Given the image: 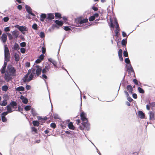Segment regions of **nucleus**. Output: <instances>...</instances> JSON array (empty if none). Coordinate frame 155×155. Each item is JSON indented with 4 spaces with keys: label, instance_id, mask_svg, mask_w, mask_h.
I'll return each mask as SVG.
<instances>
[{
    "label": "nucleus",
    "instance_id": "e433bc0d",
    "mask_svg": "<svg viewBox=\"0 0 155 155\" xmlns=\"http://www.w3.org/2000/svg\"><path fill=\"white\" fill-rule=\"evenodd\" d=\"M31 108H31V107L30 106H27L25 107V109L26 111L29 110H31Z\"/></svg>",
    "mask_w": 155,
    "mask_h": 155
},
{
    "label": "nucleus",
    "instance_id": "a878e982",
    "mask_svg": "<svg viewBox=\"0 0 155 155\" xmlns=\"http://www.w3.org/2000/svg\"><path fill=\"white\" fill-rule=\"evenodd\" d=\"M127 90L131 93H132L133 91L132 87L130 85H128L127 86Z\"/></svg>",
    "mask_w": 155,
    "mask_h": 155
},
{
    "label": "nucleus",
    "instance_id": "20e7f679",
    "mask_svg": "<svg viewBox=\"0 0 155 155\" xmlns=\"http://www.w3.org/2000/svg\"><path fill=\"white\" fill-rule=\"evenodd\" d=\"M4 53H5V60L6 62H8L9 61V58H10V53L6 45H5L4 46Z\"/></svg>",
    "mask_w": 155,
    "mask_h": 155
},
{
    "label": "nucleus",
    "instance_id": "c756f323",
    "mask_svg": "<svg viewBox=\"0 0 155 155\" xmlns=\"http://www.w3.org/2000/svg\"><path fill=\"white\" fill-rule=\"evenodd\" d=\"M8 87L6 85H4L2 87V91H7L8 89Z\"/></svg>",
    "mask_w": 155,
    "mask_h": 155
},
{
    "label": "nucleus",
    "instance_id": "473e14b6",
    "mask_svg": "<svg viewBox=\"0 0 155 155\" xmlns=\"http://www.w3.org/2000/svg\"><path fill=\"white\" fill-rule=\"evenodd\" d=\"M31 112L34 116H35L37 114V113L36 112L34 109L33 108H32L31 109Z\"/></svg>",
    "mask_w": 155,
    "mask_h": 155
},
{
    "label": "nucleus",
    "instance_id": "a18cd8bd",
    "mask_svg": "<svg viewBox=\"0 0 155 155\" xmlns=\"http://www.w3.org/2000/svg\"><path fill=\"white\" fill-rule=\"evenodd\" d=\"M9 18L8 17H5L3 18V21L5 22L8 21L9 20Z\"/></svg>",
    "mask_w": 155,
    "mask_h": 155
},
{
    "label": "nucleus",
    "instance_id": "774afa93",
    "mask_svg": "<svg viewBox=\"0 0 155 155\" xmlns=\"http://www.w3.org/2000/svg\"><path fill=\"white\" fill-rule=\"evenodd\" d=\"M150 106L152 107H154L155 106V103H152L150 104Z\"/></svg>",
    "mask_w": 155,
    "mask_h": 155
},
{
    "label": "nucleus",
    "instance_id": "9d476101",
    "mask_svg": "<svg viewBox=\"0 0 155 155\" xmlns=\"http://www.w3.org/2000/svg\"><path fill=\"white\" fill-rule=\"evenodd\" d=\"M44 55L43 54H41L38 58V59L35 61L36 63H39L41 62L44 59Z\"/></svg>",
    "mask_w": 155,
    "mask_h": 155
},
{
    "label": "nucleus",
    "instance_id": "e2e57ef3",
    "mask_svg": "<svg viewBox=\"0 0 155 155\" xmlns=\"http://www.w3.org/2000/svg\"><path fill=\"white\" fill-rule=\"evenodd\" d=\"M93 16H94L95 18H97L98 16H99V15L98 13H95L94 14Z\"/></svg>",
    "mask_w": 155,
    "mask_h": 155
},
{
    "label": "nucleus",
    "instance_id": "cd10ccee",
    "mask_svg": "<svg viewBox=\"0 0 155 155\" xmlns=\"http://www.w3.org/2000/svg\"><path fill=\"white\" fill-rule=\"evenodd\" d=\"M32 123L35 126H38L39 125V123L38 121L36 120L33 121Z\"/></svg>",
    "mask_w": 155,
    "mask_h": 155
},
{
    "label": "nucleus",
    "instance_id": "ddd939ff",
    "mask_svg": "<svg viewBox=\"0 0 155 155\" xmlns=\"http://www.w3.org/2000/svg\"><path fill=\"white\" fill-rule=\"evenodd\" d=\"M128 71L129 73L134 72L133 69L130 64L126 65Z\"/></svg>",
    "mask_w": 155,
    "mask_h": 155
},
{
    "label": "nucleus",
    "instance_id": "79ce46f5",
    "mask_svg": "<svg viewBox=\"0 0 155 155\" xmlns=\"http://www.w3.org/2000/svg\"><path fill=\"white\" fill-rule=\"evenodd\" d=\"M40 36L41 38H42L45 37V34L43 32H41L40 33Z\"/></svg>",
    "mask_w": 155,
    "mask_h": 155
},
{
    "label": "nucleus",
    "instance_id": "f704fd0d",
    "mask_svg": "<svg viewBox=\"0 0 155 155\" xmlns=\"http://www.w3.org/2000/svg\"><path fill=\"white\" fill-rule=\"evenodd\" d=\"M138 90L139 92L141 93H143L144 92V91L140 87H138Z\"/></svg>",
    "mask_w": 155,
    "mask_h": 155
},
{
    "label": "nucleus",
    "instance_id": "f8f14e48",
    "mask_svg": "<svg viewBox=\"0 0 155 155\" xmlns=\"http://www.w3.org/2000/svg\"><path fill=\"white\" fill-rule=\"evenodd\" d=\"M149 114L150 119L151 120H155V112L150 111L149 113Z\"/></svg>",
    "mask_w": 155,
    "mask_h": 155
},
{
    "label": "nucleus",
    "instance_id": "c03bdc74",
    "mask_svg": "<svg viewBox=\"0 0 155 155\" xmlns=\"http://www.w3.org/2000/svg\"><path fill=\"white\" fill-rule=\"evenodd\" d=\"M20 51L21 53L23 54L25 53V49L24 48H21Z\"/></svg>",
    "mask_w": 155,
    "mask_h": 155
},
{
    "label": "nucleus",
    "instance_id": "a19ab883",
    "mask_svg": "<svg viewBox=\"0 0 155 155\" xmlns=\"http://www.w3.org/2000/svg\"><path fill=\"white\" fill-rule=\"evenodd\" d=\"M4 31L5 32L9 31H10V27H7L5 28Z\"/></svg>",
    "mask_w": 155,
    "mask_h": 155
},
{
    "label": "nucleus",
    "instance_id": "4468645a",
    "mask_svg": "<svg viewBox=\"0 0 155 155\" xmlns=\"http://www.w3.org/2000/svg\"><path fill=\"white\" fill-rule=\"evenodd\" d=\"M35 71L32 70V72H31L29 74V79H28V81L31 80L33 78H34V76L35 75Z\"/></svg>",
    "mask_w": 155,
    "mask_h": 155
},
{
    "label": "nucleus",
    "instance_id": "09e8293b",
    "mask_svg": "<svg viewBox=\"0 0 155 155\" xmlns=\"http://www.w3.org/2000/svg\"><path fill=\"white\" fill-rule=\"evenodd\" d=\"M95 19V18H94V16L93 15L90 17L89 18V20L90 21H93Z\"/></svg>",
    "mask_w": 155,
    "mask_h": 155
},
{
    "label": "nucleus",
    "instance_id": "2f4dec72",
    "mask_svg": "<svg viewBox=\"0 0 155 155\" xmlns=\"http://www.w3.org/2000/svg\"><path fill=\"white\" fill-rule=\"evenodd\" d=\"M14 48L16 50H19L20 49L17 43H15L14 45Z\"/></svg>",
    "mask_w": 155,
    "mask_h": 155
},
{
    "label": "nucleus",
    "instance_id": "bb28decb",
    "mask_svg": "<svg viewBox=\"0 0 155 155\" xmlns=\"http://www.w3.org/2000/svg\"><path fill=\"white\" fill-rule=\"evenodd\" d=\"M55 17L58 18H62L61 15L59 13H55Z\"/></svg>",
    "mask_w": 155,
    "mask_h": 155
},
{
    "label": "nucleus",
    "instance_id": "7ed1b4c3",
    "mask_svg": "<svg viewBox=\"0 0 155 155\" xmlns=\"http://www.w3.org/2000/svg\"><path fill=\"white\" fill-rule=\"evenodd\" d=\"M88 21V20L87 18H85L83 19H81L80 18H78L75 19V22L78 25H77V26H79V24L80 26L83 25V24L86 23Z\"/></svg>",
    "mask_w": 155,
    "mask_h": 155
},
{
    "label": "nucleus",
    "instance_id": "4d7b16f0",
    "mask_svg": "<svg viewBox=\"0 0 155 155\" xmlns=\"http://www.w3.org/2000/svg\"><path fill=\"white\" fill-rule=\"evenodd\" d=\"M42 78L43 79H47V77L45 74H44L42 76Z\"/></svg>",
    "mask_w": 155,
    "mask_h": 155
},
{
    "label": "nucleus",
    "instance_id": "338daca9",
    "mask_svg": "<svg viewBox=\"0 0 155 155\" xmlns=\"http://www.w3.org/2000/svg\"><path fill=\"white\" fill-rule=\"evenodd\" d=\"M133 81L135 84L137 85L138 84L137 81L136 79H134L133 80Z\"/></svg>",
    "mask_w": 155,
    "mask_h": 155
},
{
    "label": "nucleus",
    "instance_id": "f03ea898",
    "mask_svg": "<svg viewBox=\"0 0 155 155\" xmlns=\"http://www.w3.org/2000/svg\"><path fill=\"white\" fill-rule=\"evenodd\" d=\"M110 20L111 23V28H114V26L116 27V30L115 32L116 34V35H117L119 31V28L118 25L117 23V20L115 18L114 19V24L111 18H110Z\"/></svg>",
    "mask_w": 155,
    "mask_h": 155
},
{
    "label": "nucleus",
    "instance_id": "ea45409f",
    "mask_svg": "<svg viewBox=\"0 0 155 155\" xmlns=\"http://www.w3.org/2000/svg\"><path fill=\"white\" fill-rule=\"evenodd\" d=\"M40 17L45 19L46 18H47V15L45 14H41L40 15Z\"/></svg>",
    "mask_w": 155,
    "mask_h": 155
},
{
    "label": "nucleus",
    "instance_id": "69168bd1",
    "mask_svg": "<svg viewBox=\"0 0 155 155\" xmlns=\"http://www.w3.org/2000/svg\"><path fill=\"white\" fill-rule=\"evenodd\" d=\"M64 29L67 31H69L70 30V29L68 27H65L64 28Z\"/></svg>",
    "mask_w": 155,
    "mask_h": 155
},
{
    "label": "nucleus",
    "instance_id": "dca6fc26",
    "mask_svg": "<svg viewBox=\"0 0 155 155\" xmlns=\"http://www.w3.org/2000/svg\"><path fill=\"white\" fill-rule=\"evenodd\" d=\"M25 8L27 12L31 15L35 16V15L32 12L31 9L30 7L28 5H26L25 6Z\"/></svg>",
    "mask_w": 155,
    "mask_h": 155
},
{
    "label": "nucleus",
    "instance_id": "b1692460",
    "mask_svg": "<svg viewBox=\"0 0 155 155\" xmlns=\"http://www.w3.org/2000/svg\"><path fill=\"white\" fill-rule=\"evenodd\" d=\"M25 88L23 86H20L16 88L15 90L16 91H23L24 90Z\"/></svg>",
    "mask_w": 155,
    "mask_h": 155
},
{
    "label": "nucleus",
    "instance_id": "6ab92c4d",
    "mask_svg": "<svg viewBox=\"0 0 155 155\" xmlns=\"http://www.w3.org/2000/svg\"><path fill=\"white\" fill-rule=\"evenodd\" d=\"M82 124L84 127L86 128L87 130H88L90 128V125L87 122L86 123L83 122Z\"/></svg>",
    "mask_w": 155,
    "mask_h": 155
},
{
    "label": "nucleus",
    "instance_id": "5701e85b",
    "mask_svg": "<svg viewBox=\"0 0 155 155\" xmlns=\"http://www.w3.org/2000/svg\"><path fill=\"white\" fill-rule=\"evenodd\" d=\"M68 128L71 130H74L75 128V127L73 125V123L70 122L68 124Z\"/></svg>",
    "mask_w": 155,
    "mask_h": 155
},
{
    "label": "nucleus",
    "instance_id": "393cba45",
    "mask_svg": "<svg viewBox=\"0 0 155 155\" xmlns=\"http://www.w3.org/2000/svg\"><path fill=\"white\" fill-rule=\"evenodd\" d=\"M7 112L8 113H11L12 111V107L11 105H8L7 106Z\"/></svg>",
    "mask_w": 155,
    "mask_h": 155
},
{
    "label": "nucleus",
    "instance_id": "4be33fe9",
    "mask_svg": "<svg viewBox=\"0 0 155 155\" xmlns=\"http://www.w3.org/2000/svg\"><path fill=\"white\" fill-rule=\"evenodd\" d=\"M11 32L14 38H17L18 37L19 34L17 31H11Z\"/></svg>",
    "mask_w": 155,
    "mask_h": 155
},
{
    "label": "nucleus",
    "instance_id": "423d86ee",
    "mask_svg": "<svg viewBox=\"0 0 155 155\" xmlns=\"http://www.w3.org/2000/svg\"><path fill=\"white\" fill-rule=\"evenodd\" d=\"M86 114L83 112H82L80 116L81 120L83 122L86 123L87 122V120L86 117Z\"/></svg>",
    "mask_w": 155,
    "mask_h": 155
},
{
    "label": "nucleus",
    "instance_id": "39448f33",
    "mask_svg": "<svg viewBox=\"0 0 155 155\" xmlns=\"http://www.w3.org/2000/svg\"><path fill=\"white\" fill-rule=\"evenodd\" d=\"M41 68L39 66H35L34 68L32 70L35 71V72H36V74L37 76H39L41 73Z\"/></svg>",
    "mask_w": 155,
    "mask_h": 155
},
{
    "label": "nucleus",
    "instance_id": "5fc2aeb1",
    "mask_svg": "<svg viewBox=\"0 0 155 155\" xmlns=\"http://www.w3.org/2000/svg\"><path fill=\"white\" fill-rule=\"evenodd\" d=\"M124 55L125 57H128V54L127 51H124Z\"/></svg>",
    "mask_w": 155,
    "mask_h": 155
},
{
    "label": "nucleus",
    "instance_id": "2eb2a0df",
    "mask_svg": "<svg viewBox=\"0 0 155 155\" xmlns=\"http://www.w3.org/2000/svg\"><path fill=\"white\" fill-rule=\"evenodd\" d=\"M138 117L140 118L143 119L144 118L145 114L143 113L141 111H139L137 112Z\"/></svg>",
    "mask_w": 155,
    "mask_h": 155
},
{
    "label": "nucleus",
    "instance_id": "4c0bfd02",
    "mask_svg": "<svg viewBox=\"0 0 155 155\" xmlns=\"http://www.w3.org/2000/svg\"><path fill=\"white\" fill-rule=\"evenodd\" d=\"M3 98L4 100L5 99L6 100L8 99V94H5L3 97Z\"/></svg>",
    "mask_w": 155,
    "mask_h": 155
},
{
    "label": "nucleus",
    "instance_id": "37998d69",
    "mask_svg": "<svg viewBox=\"0 0 155 155\" xmlns=\"http://www.w3.org/2000/svg\"><path fill=\"white\" fill-rule=\"evenodd\" d=\"M125 61L126 63L128 64H130V61L128 58H126L125 59Z\"/></svg>",
    "mask_w": 155,
    "mask_h": 155
},
{
    "label": "nucleus",
    "instance_id": "864d4df0",
    "mask_svg": "<svg viewBox=\"0 0 155 155\" xmlns=\"http://www.w3.org/2000/svg\"><path fill=\"white\" fill-rule=\"evenodd\" d=\"M121 43L122 45H126V41L125 40L123 39Z\"/></svg>",
    "mask_w": 155,
    "mask_h": 155
},
{
    "label": "nucleus",
    "instance_id": "7c9ffc66",
    "mask_svg": "<svg viewBox=\"0 0 155 155\" xmlns=\"http://www.w3.org/2000/svg\"><path fill=\"white\" fill-rule=\"evenodd\" d=\"M7 35H8V38L9 40H12L13 38L12 35L9 33H7Z\"/></svg>",
    "mask_w": 155,
    "mask_h": 155
},
{
    "label": "nucleus",
    "instance_id": "de8ad7c7",
    "mask_svg": "<svg viewBox=\"0 0 155 155\" xmlns=\"http://www.w3.org/2000/svg\"><path fill=\"white\" fill-rule=\"evenodd\" d=\"M17 105L16 103L15 102H12L11 104V106H12V107H14V106H16Z\"/></svg>",
    "mask_w": 155,
    "mask_h": 155
},
{
    "label": "nucleus",
    "instance_id": "3c124183",
    "mask_svg": "<svg viewBox=\"0 0 155 155\" xmlns=\"http://www.w3.org/2000/svg\"><path fill=\"white\" fill-rule=\"evenodd\" d=\"M20 45L21 47H25L26 46V43L25 42H22L20 44Z\"/></svg>",
    "mask_w": 155,
    "mask_h": 155
},
{
    "label": "nucleus",
    "instance_id": "412c9836",
    "mask_svg": "<svg viewBox=\"0 0 155 155\" xmlns=\"http://www.w3.org/2000/svg\"><path fill=\"white\" fill-rule=\"evenodd\" d=\"M55 23L59 26H62L63 24V21L58 20H56Z\"/></svg>",
    "mask_w": 155,
    "mask_h": 155
},
{
    "label": "nucleus",
    "instance_id": "9b49d317",
    "mask_svg": "<svg viewBox=\"0 0 155 155\" xmlns=\"http://www.w3.org/2000/svg\"><path fill=\"white\" fill-rule=\"evenodd\" d=\"M54 18V15L53 13H49L47 15V19L48 20H51Z\"/></svg>",
    "mask_w": 155,
    "mask_h": 155
},
{
    "label": "nucleus",
    "instance_id": "0e129e2a",
    "mask_svg": "<svg viewBox=\"0 0 155 155\" xmlns=\"http://www.w3.org/2000/svg\"><path fill=\"white\" fill-rule=\"evenodd\" d=\"M128 100L130 102H131L133 101V99L131 98V97L128 96L127 97Z\"/></svg>",
    "mask_w": 155,
    "mask_h": 155
},
{
    "label": "nucleus",
    "instance_id": "f3484780",
    "mask_svg": "<svg viewBox=\"0 0 155 155\" xmlns=\"http://www.w3.org/2000/svg\"><path fill=\"white\" fill-rule=\"evenodd\" d=\"M50 68V67L48 66H45L42 70V73L44 74L47 73L49 71Z\"/></svg>",
    "mask_w": 155,
    "mask_h": 155
},
{
    "label": "nucleus",
    "instance_id": "1a4fd4ad",
    "mask_svg": "<svg viewBox=\"0 0 155 155\" xmlns=\"http://www.w3.org/2000/svg\"><path fill=\"white\" fill-rule=\"evenodd\" d=\"M0 39L3 43H5L7 39L6 34L5 33L3 34Z\"/></svg>",
    "mask_w": 155,
    "mask_h": 155
},
{
    "label": "nucleus",
    "instance_id": "603ef678",
    "mask_svg": "<svg viewBox=\"0 0 155 155\" xmlns=\"http://www.w3.org/2000/svg\"><path fill=\"white\" fill-rule=\"evenodd\" d=\"M52 64H53V65H54V67H57V63L56 62L54 61L53 60L52 62H51Z\"/></svg>",
    "mask_w": 155,
    "mask_h": 155
},
{
    "label": "nucleus",
    "instance_id": "aec40b11",
    "mask_svg": "<svg viewBox=\"0 0 155 155\" xmlns=\"http://www.w3.org/2000/svg\"><path fill=\"white\" fill-rule=\"evenodd\" d=\"M20 99L22 101L23 103L25 104H26L28 102V100L27 98L24 97L23 96H21L20 97Z\"/></svg>",
    "mask_w": 155,
    "mask_h": 155
},
{
    "label": "nucleus",
    "instance_id": "052dcab7",
    "mask_svg": "<svg viewBox=\"0 0 155 155\" xmlns=\"http://www.w3.org/2000/svg\"><path fill=\"white\" fill-rule=\"evenodd\" d=\"M122 50L121 49H119L118 52V56L122 55Z\"/></svg>",
    "mask_w": 155,
    "mask_h": 155
},
{
    "label": "nucleus",
    "instance_id": "680f3d73",
    "mask_svg": "<svg viewBox=\"0 0 155 155\" xmlns=\"http://www.w3.org/2000/svg\"><path fill=\"white\" fill-rule=\"evenodd\" d=\"M42 51L43 54H44L46 50L43 47L42 48Z\"/></svg>",
    "mask_w": 155,
    "mask_h": 155
},
{
    "label": "nucleus",
    "instance_id": "c85d7f7f",
    "mask_svg": "<svg viewBox=\"0 0 155 155\" xmlns=\"http://www.w3.org/2000/svg\"><path fill=\"white\" fill-rule=\"evenodd\" d=\"M7 100L5 99L2 102V103L0 102V105L2 106H5L7 104Z\"/></svg>",
    "mask_w": 155,
    "mask_h": 155
},
{
    "label": "nucleus",
    "instance_id": "a211bd4d",
    "mask_svg": "<svg viewBox=\"0 0 155 155\" xmlns=\"http://www.w3.org/2000/svg\"><path fill=\"white\" fill-rule=\"evenodd\" d=\"M7 62H6V61H5L4 64L3 66L2 69H1V73H2V74H3L5 72L6 67V66L7 65Z\"/></svg>",
    "mask_w": 155,
    "mask_h": 155
},
{
    "label": "nucleus",
    "instance_id": "f257e3e1",
    "mask_svg": "<svg viewBox=\"0 0 155 155\" xmlns=\"http://www.w3.org/2000/svg\"><path fill=\"white\" fill-rule=\"evenodd\" d=\"M15 70L11 65L7 67V69L5 74V79L7 81H8L12 79V77L15 75Z\"/></svg>",
    "mask_w": 155,
    "mask_h": 155
},
{
    "label": "nucleus",
    "instance_id": "49530a36",
    "mask_svg": "<svg viewBox=\"0 0 155 155\" xmlns=\"http://www.w3.org/2000/svg\"><path fill=\"white\" fill-rule=\"evenodd\" d=\"M32 28L34 29H37V24H34L32 26Z\"/></svg>",
    "mask_w": 155,
    "mask_h": 155
},
{
    "label": "nucleus",
    "instance_id": "13d9d810",
    "mask_svg": "<svg viewBox=\"0 0 155 155\" xmlns=\"http://www.w3.org/2000/svg\"><path fill=\"white\" fill-rule=\"evenodd\" d=\"M25 66L27 67H29L30 66V63L29 62H27L25 63Z\"/></svg>",
    "mask_w": 155,
    "mask_h": 155
},
{
    "label": "nucleus",
    "instance_id": "6e6d98bb",
    "mask_svg": "<svg viewBox=\"0 0 155 155\" xmlns=\"http://www.w3.org/2000/svg\"><path fill=\"white\" fill-rule=\"evenodd\" d=\"M51 127L54 128L56 127V124L54 123H52L51 124Z\"/></svg>",
    "mask_w": 155,
    "mask_h": 155
},
{
    "label": "nucleus",
    "instance_id": "c9c22d12",
    "mask_svg": "<svg viewBox=\"0 0 155 155\" xmlns=\"http://www.w3.org/2000/svg\"><path fill=\"white\" fill-rule=\"evenodd\" d=\"M37 118L39 120H42L44 121L46 120L47 119V117H44V118H42L41 117L39 116L37 117Z\"/></svg>",
    "mask_w": 155,
    "mask_h": 155
},
{
    "label": "nucleus",
    "instance_id": "6e6552de",
    "mask_svg": "<svg viewBox=\"0 0 155 155\" xmlns=\"http://www.w3.org/2000/svg\"><path fill=\"white\" fill-rule=\"evenodd\" d=\"M31 70H29L28 71V72L27 74H26L23 78V80L24 82H29L30 81H28V79H29V74L31 72Z\"/></svg>",
    "mask_w": 155,
    "mask_h": 155
},
{
    "label": "nucleus",
    "instance_id": "8fccbe9b",
    "mask_svg": "<svg viewBox=\"0 0 155 155\" xmlns=\"http://www.w3.org/2000/svg\"><path fill=\"white\" fill-rule=\"evenodd\" d=\"M8 113L7 111L3 113L1 115V116H3L5 117L8 114Z\"/></svg>",
    "mask_w": 155,
    "mask_h": 155
},
{
    "label": "nucleus",
    "instance_id": "bf43d9fd",
    "mask_svg": "<svg viewBox=\"0 0 155 155\" xmlns=\"http://www.w3.org/2000/svg\"><path fill=\"white\" fill-rule=\"evenodd\" d=\"M53 116L54 118L55 119H58V114H53Z\"/></svg>",
    "mask_w": 155,
    "mask_h": 155
},
{
    "label": "nucleus",
    "instance_id": "58836bf2",
    "mask_svg": "<svg viewBox=\"0 0 155 155\" xmlns=\"http://www.w3.org/2000/svg\"><path fill=\"white\" fill-rule=\"evenodd\" d=\"M2 117V121L4 122H5L7 121V119L5 117L3 116H1Z\"/></svg>",
    "mask_w": 155,
    "mask_h": 155
},
{
    "label": "nucleus",
    "instance_id": "72a5a7b5",
    "mask_svg": "<svg viewBox=\"0 0 155 155\" xmlns=\"http://www.w3.org/2000/svg\"><path fill=\"white\" fill-rule=\"evenodd\" d=\"M15 60L16 61H18L19 59V57L18 55L17 54H15Z\"/></svg>",
    "mask_w": 155,
    "mask_h": 155
},
{
    "label": "nucleus",
    "instance_id": "0eeeda50",
    "mask_svg": "<svg viewBox=\"0 0 155 155\" xmlns=\"http://www.w3.org/2000/svg\"><path fill=\"white\" fill-rule=\"evenodd\" d=\"M15 28L18 29L21 32L25 31H27V30L26 27L25 26H20L18 25H15Z\"/></svg>",
    "mask_w": 155,
    "mask_h": 155
}]
</instances>
